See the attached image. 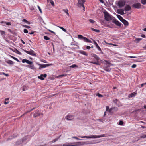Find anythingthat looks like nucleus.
<instances>
[{
  "label": "nucleus",
  "instance_id": "1",
  "mask_svg": "<svg viewBox=\"0 0 146 146\" xmlns=\"http://www.w3.org/2000/svg\"><path fill=\"white\" fill-rule=\"evenodd\" d=\"M78 137L81 138H97L100 137H106L105 134H102L100 135H90L89 136H79Z\"/></svg>",
  "mask_w": 146,
  "mask_h": 146
},
{
  "label": "nucleus",
  "instance_id": "2",
  "mask_svg": "<svg viewBox=\"0 0 146 146\" xmlns=\"http://www.w3.org/2000/svg\"><path fill=\"white\" fill-rule=\"evenodd\" d=\"M71 144H72L70 145L69 143H65L63 144L62 146H80L83 145L85 144L84 143L80 142L72 143Z\"/></svg>",
  "mask_w": 146,
  "mask_h": 146
},
{
  "label": "nucleus",
  "instance_id": "3",
  "mask_svg": "<svg viewBox=\"0 0 146 146\" xmlns=\"http://www.w3.org/2000/svg\"><path fill=\"white\" fill-rule=\"evenodd\" d=\"M85 1L84 0H78V7L80 8L82 7L84 11L85 9V7L84 4Z\"/></svg>",
  "mask_w": 146,
  "mask_h": 146
},
{
  "label": "nucleus",
  "instance_id": "4",
  "mask_svg": "<svg viewBox=\"0 0 146 146\" xmlns=\"http://www.w3.org/2000/svg\"><path fill=\"white\" fill-rule=\"evenodd\" d=\"M105 19L107 21H109L112 19L111 17L108 13H104Z\"/></svg>",
  "mask_w": 146,
  "mask_h": 146
},
{
  "label": "nucleus",
  "instance_id": "5",
  "mask_svg": "<svg viewBox=\"0 0 146 146\" xmlns=\"http://www.w3.org/2000/svg\"><path fill=\"white\" fill-rule=\"evenodd\" d=\"M125 4V1L123 0H120L118 2V6L120 8H121L124 6Z\"/></svg>",
  "mask_w": 146,
  "mask_h": 146
},
{
  "label": "nucleus",
  "instance_id": "6",
  "mask_svg": "<svg viewBox=\"0 0 146 146\" xmlns=\"http://www.w3.org/2000/svg\"><path fill=\"white\" fill-rule=\"evenodd\" d=\"M124 10V9H118L117 10V13L121 15H123L125 14Z\"/></svg>",
  "mask_w": 146,
  "mask_h": 146
},
{
  "label": "nucleus",
  "instance_id": "7",
  "mask_svg": "<svg viewBox=\"0 0 146 146\" xmlns=\"http://www.w3.org/2000/svg\"><path fill=\"white\" fill-rule=\"evenodd\" d=\"M24 51L27 53L32 55L33 56H35L36 55L35 53V52L33 50H31L30 51H28L26 50H24Z\"/></svg>",
  "mask_w": 146,
  "mask_h": 146
},
{
  "label": "nucleus",
  "instance_id": "8",
  "mask_svg": "<svg viewBox=\"0 0 146 146\" xmlns=\"http://www.w3.org/2000/svg\"><path fill=\"white\" fill-rule=\"evenodd\" d=\"M113 22L119 26L121 27L122 25L121 23L120 22L115 19L113 20Z\"/></svg>",
  "mask_w": 146,
  "mask_h": 146
},
{
  "label": "nucleus",
  "instance_id": "9",
  "mask_svg": "<svg viewBox=\"0 0 146 146\" xmlns=\"http://www.w3.org/2000/svg\"><path fill=\"white\" fill-rule=\"evenodd\" d=\"M22 62L23 63L26 62L29 64H31L33 63V62H32L28 60L25 59H23L22 60Z\"/></svg>",
  "mask_w": 146,
  "mask_h": 146
},
{
  "label": "nucleus",
  "instance_id": "10",
  "mask_svg": "<svg viewBox=\"0 0 146 146\" xmlns=\"http://www.w3.org/2000/svg\"><path fill=\"white\" fill-rule=\"evenodd\" d=\"M141 5L140 3H137L133 4V7L135 8L139 9Z\"/></svg>",
  "mask_w": 146,
  "mask_h": 146
},
{
  "label": "nucleus",
  "instance_id": "11",
  "mask_svg": "<svg viewBox=\"0 0 146 146\" xmlns=\"http://www.w3.org/2000/svg\"><path fill=\"white\" fill-rule=\"evenodd\" d=\"M46 76L47 75L46 74H42L40 76H38V78L42 80H43L44 79L43 77H46Z\"/></svg>",
  "mask_w": 146,
  "mask_h": 146
},
{
  "label": "nucleus",
  "instance_id": "12",
  "mask_svg": "<svg viewBox=\"0 0 146 146\" xmlns=\"http://www.w3.org/2000/svg\"><path fill=\"white\" fill-rule=\"evenodd\" d=\"M74 118L72 115H68L65 117V119L68 120H71Z\"/></svg>",
  "mask_w": 146,
  "mask_h": 146
},
{
  "label": "nucleus",
  "instance_id": "13",
  "mask_svg": "<svg viewBox=\"0 0 146 146\" xmlns=\"http://www.w3.org/2000/svg\"><path fill=\"white\" fill-rule=\"evenodd\" d=\"M40 66L39 69H41L42 68H45L46 67L49 66H50V64H38Z\"/></svg>",
  "mask_w": 146,
  "mask_h": 146
},
{
  "label": "nucleus",
  "instance_id": "14",
  "mask_svg": "<svg viewBox=\"0 0 146 146\" xmlns=\"http://www.w3.org/2000/svg\"><path fill=\"white\" fill-rule=\"evenodd\" d=\"M105 65L104 67H106V68H108L110 67L111 65V64L109 62L105 60Z\"/></svg>",
  "mask_w": 146,
  "mask_h": 146
},
{
  "label": "nucleus",
  "instance_id": "15",
  "mask_svg": "<svg viewBox=\"0 0 146 146\" xmlns=\"http://www.w3.org/2000/svg\"><path fill=\"white\" fill-rule=\"evenodd\" d=\"M131 9V7L128 5H126L125 7L124 10L126 11H130Z\"/></svg>",
  "mask_w": 146,
  "mask_h": 146
},
{
  "label": "nucleus",
  "instance_id": "16",
  "mask_svg": "<svg viewBox=\"0 0 146 146\" xmlns=\"http://www.w3.org/2000/svg\"><path fill=\"white\" fill-rule=\"evenodd\" d=\"M121 22L126 26H127L128 25V22L124 19H123Z\"/></svg>",
  "mask_w": 146,
  "mask_h": 146
},
{
  "label": "nucleus",
  "instance_id": "17",
  "mask_svg": "<svg viewBox=\"0 0 146 146\" xmlns=\"http://www.w3.org/2000/svg\"><path fill=\"white\" fill-rule=\"evenodd\" d=\"M83 40L86 42H88L89 43H91L92 42L89 39H87L85 37H84Z\"/></svg>",
  "mask_w": 146,
  "mask_h": 146
},
{
  "label": "nucleus",
  "instance_id": "18",
  "mask_svg": "<svg viewBox=\"0 0 146 146\" xmlns=\"http://www.w3.org/2000/svg\"><path fill=\"white\" fill-rule=\"evenodd\" d=\"M79 53L85 56H87L88 55V54L86 53V52L84 51H80Z\"/></svg>",
  "mask_w": 146,
  "mask_h": 146
},
{
  "label": "nucleus",
  "instance_id": "19",
  "mask_svg": "<svg viewBox=\"0 0 146 146\" xmlns=\"http://www.w3.org/2000/svg\"><path fill=\"white\" fill-rule=\"evenodd\" d=\"M136 94L137 93L134 92L133 93H131L130 94L129 97L130 98L134 97Z\"/></svg>",
  "mask_w": 146,
  "mask_h": 146
},
{
  "label": "nucleus",
  "instance_id": "20",
  "mask_svg": "<svg viewBox=\"0 0 146 146\" xmlns=\"http://www.w3.org/2000/svg\"><path fill=\"white\" fill-rule=\"evenodd\" d=\"M60 137H59L57 138H55L53 140L51 141L50 143V144H51V143H54L58 141V139Z\"/></svg>",
  "mask_w": 146,
  "mask_h": 146
},
{
  "label": "nucleus",
  "instance_id": "21",
  "mask_svg": "<svg viewBox=\"0 0 146 146\" xmlns=\"http://www.w3.org/2000/svg\"><path fill=\"white\" fill-rule=\"evenodd\" d=\"M117 17L121 21L123 19L122 17L119 15H117Z\"/></svg>",
  "mask_w": 146,
  "mask_h": 146
},
{
  "label": "nucleus",
  "instance_id": "22",
  "mask_svg": "<svg viewBox=\"0 0 146 146\" xmlns=\"http://www.w3.org/2000/svg\"><path fill=\"white\" fill-rule=\"evenodd\" d=\"M104 69L107 72H110L111 70V69L108 68H106V67H104Z\"/></svg>",
  "mask_w": 146,
  "mask_h": 146
},
{
  "label": "nucleus",
  "instance_id": "23",
  "mask_svg": "<svg viewBox=\"0 0 146 146\" xmlns=\"http://www.w3.org/2000/svg\"><path fill=\"white\" fill-rule=\"evenodd\" d=\"M7 63L10 64H14L13 62L11 60H8L6 62Z\"/></svg>",
  "mask_w": 146,
  "mask_h": 146
},
{
  "label": "nucleus",
  "instance_id": "24",
  "mask_svg": "<svg viewBox=\"0 0 146 146\" xmlns=\"http://www.w3.org/2000/svg\"><path fill=\"white\" fill-rule=\"evenodd\" d=\"M92 56L95 58L97 60H98L99 58L97 56V55L95 54H93Z\"/></svg>",
  "mask_w": 146,
  "mask_h": 146
},
{
  "label": "nucleus",
  "instance_id": "25",
  "mask_svg": "<svg viewBox=\"0 0 146 146\" xmlns=\"http://www.w3.org/2000/svg\"><path fill=\"white\" fill-rule=\"evenodd\" d=\"M47 1L48 2H50L53 6H54V4L52 0H47Z\"/></svg>",
  "mask_w": 146,
  "mask_h": 146
},
{
  "label": "nucleus",
  "instance_id": "26",
  "mask_svg": "<svg viewBox=\"0 0 146 146\" xmlns=\"http://www.w3.org/2000/svg\"><path fill=\"white\" fill-rule=\"evenodd\" d=\"M30 66L28 65L27 66V67H28L32 69H34V66L33 65L31 64Z\"/></svg>",
  "mask_w": 146,
  "mask_h": 146
},
{
  "label": "nucleus",
  "instance_id": "27",
  "mask_svg": "<svg viewBox=\"0 0 146 146\" xmlns=\"http://www.w3.org/2000/svg\"><path fill=\"white\" fill-rule=\"evenodd\" d=\"M22 21L23 22H24L25 23H26L27 24H30V23L29 22L27 21L25 19H23L22 20Z\"/></svg>",
  "mask_w": 146,
  "mask_h": 146
},
{
  "label": "nucleus",
  "instance_id": "28",
  "mask_svg": "<svg viewBox=\"0 0 146 146\" xmlns=\"http://www.w3.org/2000/svg\"><path fill=\"white\" fill-rule=\"evenodd\" d=\"M142 39L141 38H137L135 39V41L136 42V43H137L139 42Z\"/></svg>",
  "mask_w": 146,
  "mask_h": 146
},
{
  "label": "nucleus",
  "instance_id": "29",
  "mask_svg": "<svg viewBox=\"0 0 146 146\" xmlns=\"http://www.w3.org/2000/svg\"><path fill=\"white\" fill-rule=\"evenodd\" d=\"M78 38L80 39H83V38H84V37H83L81 35H78Z\"/></svg>",
  "mask_w": 146,
  "mask_h": 146
},
{
  "label": "nucleus",
  "instance_id": "30",
  "mask_svg": "<svg viewBox=\"0 0 146 146\" xmlns=\"http://www.w3.org/2000/svg\"><path fill=\"white\" fill-rule=\"evenodd\" d=\"M141 3L143 5L146 4V0H141Z\"/></svg>",
  "mask_w": 146,
  "mask_h": 146
},
{
  "label": "nucleus",
  "instance_id": "31",
  "mask_svg": "<svg viewBox=\"0 0 146 146\" xmlns=\"http://www.w3.org/2000/svg\"><path fill=\"white\" fill-rule=\"evenodd\" d=\"M40 115V114L39 113H34L33 114V116L35 117H38V116Z\"/></svg>",
  "mask_w": 146,
  "mask_h": 146
},
{
  "label": "nucleus",
  "instance_id": "32",
  "mask_svg": "<svg viewBox=\"0 0 146 146\" xmlns=\"http://www.w3.org/2000/svg\"><path fill=\"white\" fill-rule=\"evenodd\" d=\"M58 27H59L61 29H62L65 32H67V31L63 27L60 26H58Z\"/></svg>",
  "mask_w": 146,
  "mask_h": 146
},
{
  "label": "nucleus",
  "instance_id": "33",
  "mask_svg": "<svg viewBox=\"0 0 146 146\" xmlns=\"http://www.w3.org/2000/svg\"><path fill=\"white\" fill-rule=\"evenodd\" d=\"M90 63L92 64H95L96 65H98L99 64V62L97 61L96 62H91Z\"/></svg>",
  "mask_w": 146,
  "mask_h": 146
},
{
  "label": "nucleus",
  "instance_id": "34",
  "mask_svg": "<svg viewBox=\"0 0 146 146\" xmlns=\"http://www.w3.org/2000/svg\"><path fill=\"white\" fill-rule=\"evenodd\" d=\"M91 29L92 31H94L95 32H100V31L99 30H97V29H95L93 28H92Z\"/></svg>",
  "mask_w": 146,
  "mask_h": 146
},
{
  "label": "nucleus",
  "instance_id": "35",
  "mask_svg": "<svg viewBox=\"0 0 146 146\" xmlns=\"http://www.w3.org/2000/svg\"><path fill=\"white\" fill-rule=\"evenodd\" d=\"M44 38L45 40H49L50 39V38L46 36H44Z\"/></svg>",
  "mask_w": 146,
  "mask_h": 146
},
{
  "label": "nucleus",
  "instance_id": "36",
  "mask_svg": "<svg viewBox=\"0 0 146 146\" xmlns=\"http://www.w3.org/2000/svg\"><path fill=\"white\" fill-rule=\"evenodd\" d=\"M96 47L98 49V50L99 51H102L101 49L100 48L99 46L98 45H96Z\"/></svg>",
  "mask_w": 146,
  "mask_h": 146
},
{
  "label": "nucleus",
  "instance_id": "37",
  "mask_svg": "<svg viewBox=\"0 0 146 146\" xmlns=\"http://www.w3.org/2000/svg\"><path fill=\"white\" fill-rule=\"evenodd\" d=\"M15 52L16 53H17V54H19V55L21 54V52H20L19 51H18V50H17V49H16Z\"/></svg>",
  "mask_w": 146,
  "mask_h": 146
},
{
  "label": "nucleus",
  "instance_id": "38",
  "mask_svg": "<svg viewBox=\"0 0 146 146\" xmlns=\"http://www.w3.org/2000/svg\"><path fill=\"white\" fill-rule=\"evenodd\" d=\"M64 11L67 14V15L68 16L69 15V13H68V9H64Z\"/></svg>",
  "mask_w": 146,
  "mask_h": 146
},
{
  "label": "nucleus",
  "instance_id": "39",
  "mask_svg": "<svg viewBox=\"0 0 146 146\" xmlns=\"http://www.w3.org/2000/svg\"><path fill=\"white\" fill-rule=\"evenodd\" d=\"M78 66L76 64H73L70 66V68H74L77 67Z\"/></svg>",
  "mask_w": 146,
  "mask_h": 146
},
{
  "label": "nucleus",
  "instance_id": "40",
  "mask_svg": "<svg viewBox=\"0 0 146 146\" xmlns=\"http://www.w3.org/2000/svg\"><path fill=\"white\" fill-rule=\"evenodd\" d=\"M96 96H98L99 97H103V96L101 94L99 93L97 94Z\"/></svg>",
  "mask_w": 146,
  "mask_h": 146
},
{
  "label": "nucleus",
  "instance_id": "41",
  "mask_svg": "<svg viewBox=\"0 0 146 146\" xmlns=\"http://www.w3.org/2000/svg\"><path fill=\"white\" fill-rule=\"evenodd\" d=\"M72 138L73 139H75L77 140H82V139H79L76 136L73 137Z\"/></svg>",
  "mask_w": 146,
  "mask_h": 146
},
{
  "label": "nucleus",
  "instance_id": "42",
  "mask_svg": "<svg viewBox=\"0 0 146 146\" xmlns=\"http://www.w3.org/2000/svg\"><path fill=\"white\" fill-rule=\"evenodd\" d=\"M89 21L90 23H94L95 22V21L94 20L91 19H89Z\"/></svg>",
  "mask_w": 146,
  "mask_h": 146
},
{
  "label": "nucleus",
  "instance_id": "43",
  "mask_svg": "<svg viewBox=\"0 0 146 146\" xmlns=\"http://www.w3.org/2000/svg\"><path fill=\"white\" fill-rule=\"evenodd\" d=\"M23 26L24 27H25L26 28H30V26H29L23 25Z\"/></svg>",
  "mask_w": 146,
  "mask_h": 146
},
{
  "label": "nucleus",
  "instance_id": "44",
  "mask_svg": "<svg viewBox=\"0 0 146 146\" xmlns=\"http://www.w3.org/2000/svg\"><path fill=\"white\" fill-rule=\"evenodd\" d=\"M140 138H146V135H143L142 136H141L140 137Z\"/></svg>",
  "mask_w": 146,
  "mask_h": 146
},
{
  "label": "nucleus",
  "instance_id": "45",
  "mask_svg": "<svg viewBox=\"0 0 146 146\" xmlns=\"http://www.w3.org/2000/svg\"><path fill=\"white\" fill-rule=\"evenodd\" d=\"M24 32L25 33H28V31L26 29H24Z\"/></svg>",
  "mask_w": 146,
  "mask_h": 146
},
{
  "label": "nucleus",
  "instance_id": "46",
  "mask_svg": "<svg viewBox=\"0 0 146 146\" xmlns=\"http://www.w3.org/2000/svg\"><path fill=\"white\" fill-rule=\"evenodd\" d=\"M2 74H3V75L5 76H9V74H6L4 72H2Z\"/></svg>",
  "mask_w": 146,
  "mask_h": 146
},
{
  "label": "nucleus",
  "instance_id": "47",
  "mask_svg": "<svg viewBox=\"0 0 146 146\" xmlns=\"http://www.w3.org/2000/svg\"><path fill=\"white\" fill-rule=\"evenodd\" d=\"M136 65L134 64L131 66V67L133 68H135L136 67Z\"/></svg>",
  "mask_w": 146,
  "mask_h": 146
},
{
  "label": "nucleus",
  "instance_id": "48",
  "mask_svg": "<svg viewBox=\"0 0 146 146\" xmlns=\"http://www.w3.org/2000/svg\"><path fill=\"white\" fill-rule=\"evenodd\" d=\"M38 7L39 10L40 11V13H42V11L40 7L39 6H38Z\"/></svg>",
  "mask_w": 146,
  "mask_h": 146
},
{
  "label": "nucleus",
  "instance_id": "49",
  "mask_svg": "<svg viewBox=\"0 0 146 146\" xmlns=\"http://www.w3.org/2000/svg\"><path fill=\"white\" fill-rule=\"evenodd\" d=\"M13 58L14 59H15V60H16L17 61L19 62H20V61L17 58H16L15 57H13Z\"/></svg>",
  "mask_w": 146,
  "mask_h": 146
},
{
  "label": "nucleus",
  "instance_id": "50",
  "mask_svg": "<svg viewBox=\"0 0 146 146\" xmlns=\"http://www.w3.org/2000/svg\"><path fill=\"white\" fill-rule=\"evenodd\" d=\"M48 31L49 32H51V33H52L54 34H56L55 33V32H54V31H51V30H50V29H48Z\"/></svg>",
  "mask_w": 146,
  "mask_h": 146
},
{
  "label": "nucleus",
  "instance_id": "51",
  "mask_svg": "<svg viewBox=\"0 0 146 146\" xmlns=\"http://www.w3.org/2000/svg\"><path fill=\"white\" fill-rule=\"evenodd\" d=\"M35 109V108H33V109H32L31 110H30V111H28L27 112L25 113L24 114H23V115H24L25 114L27 113L28 112H30V111H31L33 110L34 109Z\"/></svg>",
  "mask_w": 146,
  "mask_h": 146
},
{
  "label": "nucleus",
  "instance_id": "52",
  "mask_svg": "<svg viewBox=\"0 0 146 146\" xmlns=\"http://www.w3.org/2000/svg\"><path fill=\"white\" fill-rule=\"evenodd\" d=\"M27 89V87L26 86H23V91H25Z\"/></svg>",
  "mask_w": 146,
  "mask_h": 146
},
{
  "label": "nucleus",
  "instance_id": "53",
  "mask_svg": "<svg viewBox=\"0 0 146 146\" xmlns=\"http://www.w3.org/2000/svg\"><path fill=\"white\" fill-rule=\"evenodd\" d=\"M0 32H1V33L2 35L5 34V32H4V31H1Z\"/></svg>",
  "mask_w": 146,
  "mask_h": 146
},
{
  "label": "nucleus",
  "instance_id": "54",
  "mask_svg": "<svg viewBox=\"0 0 146 146\" xmlns=\"http://www.w3.org/2000/svg\"><path fill=\"white\" fill-rule=\"evenodd\" d=\"M5 23H6V24L7 25H11V23L10 22H5Z\"/></svg>",
  "mask_w": 146,
  "mask_h": 146
},
{
  "label": "nucleus",
  "instance_id": "55",
  "mask_svg": "<svg viewBox=\"0 0 146 146\" xmlns=\"http://www.w3.org/2000/svg\"><path fill=\"white\" fill-rule=\"evenodd\" d=\"M105 42L106 44H109V45H113V46H115V45H114L112 43H107L105 41Z\"/></svg>",
  "mask_w": 146,
  "mask_h": 146
},
{
  "label": "nucleus",
  "instance_id": "56",
  "mask_svg": "<svg viewBox=\"0 0 146 146\" xmlns=\"http://www.w3.org/2000/svg\"><path fill=\"white\" fill-rule=\"evenodd\" d=\"M123 123V122L122 121H120L119 122V124L120 125H122Z\"/></svg>",
  "mask_w": 146,
  "mask_h": 146
},
{
  "label": "nucleus",
  "instance_id": "57",
  "mask_svg": "<svg viewBox=\"0 0 146 146\" xmlns=\"http://www.w3.org/2000/svg\"><path fill=\"white\" fill-rule=\"evenodd\" d=\"M86 48L87 49H90V48L91 47L88 46H87L86 47Z\"/></svg>",
  "mask_w": 146,
  "mask_h": 146
},
{
  "label": "nucleus",
  "instance_id": "58",
  "mask_svg": "<svg viewBox=\"0 0 146 146\" xmlns=\"http://www.w3.org/2000/svg\"><path fill=\"white\" fill-rule=\"evenodd\" d=\"M94 44L96 46V45H98V44H97V43L96 42V41H94Z\"/></svg>",
  "mask_w": 146,
  "mask_h": 146
},
{
  "label": "nucleus",
  "instance_id": "59",
  "mask_svg": "<svg viewBox=\"0 0 146 146\" xmlns=\"http://www.w3.org/2000/svg\"><path fill=\"white\" fill-rule=\"evenodd\" d=\"M27 137H25V138L23 139H22V142H23L24 141H25V140H26V139H27Z\"/></svg>",
  "mask_w": 146,
  "mask_h": 146
},
{
  "label": "nucleus",
  "instance_id": "60",
  "mask_svg": "<svg viewBox=\"0 0 146 146\" xmlns=\"http://www.w3.org/2000/svg\"><path fill=\"white\" fill-rule=\"evenodd\" d=\"M129 57L131 58H136V57L135 56H129Z\"/></svg>",
  "mask_w": 146,
  "mask_h": 146
},
{
  "label": "nucleus",
  "instance_id": "61",
  "mask_svg": "<svg viewBox=\"0 0 146 146\" xmlns=\"http://www.w3.org/2000/svg\"><path fill=\"white\" fill-rule=\"evenodd\" d=\"M109 109V107L108 106H107L106 107V111H108V110Z\"/></svg>",
  "mask_w": 146,
  "mask_h": 146
},
{
  "label": "nucleus",
  "instance_id": "62",
  "mask_svg": "<svg viewBox=\"0 0 146 146\" xmlns=\"http://www.w3.org/2000/svg\"><path fill=\"white\" fill-rule=\"evenodd\" d=\"M9 102H5L4 103V104H5L6 105V104H8L9 103Z\"/></svg>",
  "mask_w": 146,
  "mask_h": 146
},
{
  "label": "nucleus",
  "instance_id": "63",
  "mask_svg": "<svg viewBox=\"0 0 146 146\" xmlns=\"http://www.w3.org/2000/svg\"><path fill=\"white\" fill-rule=\"evenodd\" d=\"M141 36L143 38H145V36L144 35H142Z\"/></svg>",
  "mask_w": 146,
  "mask_h": 146
},
{
  "label": "nucleus",
  "instance_id": "64",
  "mask_svg": "<svg viewBox=\"0 0 146 146\" xmlns=\"http://www.w3.org/2000/svg\"><path fill=\"white\" fill-rule=\"evenodd\" d=\"M34 32H29V33L30 34L32 35V34H34Z\"/></svg>",
  "mask_w": 146,
  "mask_h": 146
}]
</instances>
